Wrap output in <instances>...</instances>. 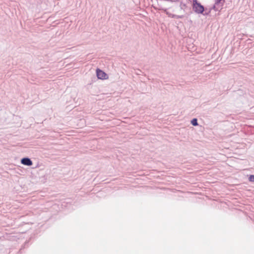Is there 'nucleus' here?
Listing matches in <instances>:
<instances>
[{
    "instance_id": "1",
    "label": "nucleus",
    "mask_w": 254,
    "mask_h": 254,
    "mask_svg": "<svg viewBox=\"0 0 254 254\" xmlns=\"http://www.w3.org/2000/svg\"><path fill=\"white\" fill-rule=\"evenodd\" d=\"M192 10L196 14H202L204 16L205 11L207 8L205 7L197 0H192L191 4Z\"/></svg>"
},
{
    "instance_id": "2",
    "label": "nucleus",
    "mask_w": 254,
    "mask_h": 254,
    "mask_svg": "<svg viewBox=\"0 0 254 254\" xmlns=\"http://www.w3.org/2000/svg\"><path fill=\"white\" fill-rule=\"evenodd\" d=\"M155 9H158L159 10H162L169 17L171 18H183L184 17V15H178L174 14H172L170 13L167 11V8L163 7L162 5L158 4V7H154Z\"/></svg>"
},
{
    "instance_id": "3",
    "label": "nucleus",
    "mask_w": 254,
    "mask_h": 254,
    "mask_svg": "<svg viewBox=\"0 0 254 254\" xmlns=\"http://www.w3.org/2000/svg\"><path fill=\"white\" fill-rule=\"evenodd\" d=\"M96 76L100 79H107L108 78V74L102 70L97 68L96 69Z\"/></svg>"
},
{
    "instance_id": "4",
    "label": "nucleus",
    "mask_w": 254,
    "mask_h": 254,
    "mask_svg": "<svg viewBox=\"0 0 254 254\" xmlns=\"http://www.w3.org/2000/svg\"><path fill=\"white\" fill-rule=\"evenodd\" d=\"M222 7H221L220 9L218 7L216 6L215 4H213L212 6L209 8H207V10L205 11L204 16H208L209 15L210 13H211V10H214L215 11H219L220 12V10L222 9Z\"/></svg>"
},
{
    "instance_id": "5",
    "label": "nucleus",
    "mask_w": 254,
    "mask_h": 254,
    "mask_svg": "<svg viewBox=\"0 0 254 254\" xmlns=\"http://www.w3.org/2000/svg\"><path fill=\"white\" fill-rule=\"evenodd\" d=\"M21 163L28 166H30L33 164L32 161L27 157L22 158L21 159Z\"/></svg>"
},
{
    "instance_id": "6",
    "label": "nucleus",
    "mask_w": 254,
    "mask_h": 254,
    "mask_svg": "<svg viewBox=\"0 0 254 254\" xmlns=\"http://www.w3.org/2000/svg\"><path fill=\"white\" fill-rule=\"evenodd\" d=\"M224 2L225 0H215L214 4L218 7L219 8H221L223 6Z\"/></svg>"
},
{
    "instance_id": "7",
    "label": "nucleus",
    "mask_w": 254,
    "mask_h": 254,
    "mask_svg": "<svg viewBox=\"0 0 254 254\" xmlns=\"http://www.w3.org/2000/svg\"><path fill=\"white\" fill-rule=\"evenodd\" d=\"M191 124L193 126H197L198 125L197 119L196 118H193L190 121Z\"/></svg>"
},
{
    "instance_id": "8",
    "label": "nucleus",
    "mask_w": 254,
    "mask_h": 254,
    "mask_svg": "<svg viewBox=\"0 0 254 254\" xmlns=\"http://www.w3.org/2000/svg\"><path fill=\"white\" fill-rule=\"evenodd\" d=\"M186 7H187V5L186 3H184L182 2H180V7L181 9H184Z\"/></svg>"
},
{
    "instance_id": "9",
    "label": "nucleus",
    "mask_w": 254,
    "mask_h": 254,
    "mask_svg": "<svg viewBox=\"0 0 254 254\" xmlns=\"http://www.w3.org/2000/svg\"><path fill=\"white\" fill-rule=\"evenodd\" d=\"M248 179L250 182H254V175H250Z\"/></svg>"
},
{
    "instance_id": "10",
    "label": "nucleus",
    "mask_w": 254,
    "mask_h": 254,
    "mask_svg": "<svg viewBox=\"0 0 254 254\" xmlns=\"http://www.w3.org/2000/svg\"><path fill=\"white\" fill-rule=\"evenodd\" d=\"M179 0H171L170 1L171 2H178Z\"/></svg>"
}]
</instances>
